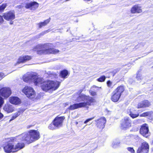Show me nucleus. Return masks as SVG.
<instances>
[{
    "label": "nucleus",
    "mask_w": 153,
    "mask_h": 153,
    "mask_svg": "<svg viewBox=\"0 0 153 153\" xmlns=\"http://www.w3.org/2000/svg\"><path fill=\"white\" fill-rule=\"evenodd\" d=\"M15 141V138H12L5 143L3 149L6 153H10L11 152H15L14 145V143Z\"/></svg>",
    "instance_id": "nucleus-7"
},
{
    "label": "nucleus",
    "mask_w": 153,
    "mask_h": 153,
    "mask_svg": "<svg viewBox=\"0 0 153 153\" xmlns=\"http://www.w3.org/2000/svg\"><path fill=\"white\" fill-rule=\"evenodd\" d=\"M33 126L32 125H28L27 126V128L28 129L29 128Z\"/></svg>",
    "instance_id": "nucleus-37"
},
{
    "label": "nucleus",
    "mask_w": 153,
    "mask_h": 153,
    "mask_svg": "<svg viewBox=\"0 0 153 153\" xmlns=\"http://www.w3.org/2000/svg\"><path fill=\"white\" fill-rule=\"evenodd\" d=\"M127 150L130 152L131 153H135V151L133 148L131 147H128L127 148Z\"/></svg>",
    "instance_id": "nucleus-32"
},
{
    "label": "nucleus",
    "mask_w": 153,
    "mask_h": 153,
    "mask_svg": "<svg viewBox=\"0 0 153 153\" xmlns=\"http://www.w3.org/2000/svg\"><path fill=\"white\" fill-rule=\"evenodd\" d=\"M105 76L104 75H103L98 78L97 80L99 82H102L105 81Z\"/></svg>",
    "instance_id": "nucleus-29"
},
{
    "label": "nucleus",
    "mask_w": 153,
    "mask_h": 153,
    "mask_svg": "<svg viewBox=\"0 0 153 153\" xmlns=\"http://www.w3.org/2000/svg\"><path fill=\"white\" fill-rule=\"evenodd\" d=\"M11 94V90L9 88L3 87L0 89V97L3 100L8 98Z\"/></svg>",
    "instance_id": "nucleus-12"
},
{
    "label": "nucleus",
    "mask_w": 153,
    "mask_h": 153,
    "mask_svg": "<svg viewBox=\"0 0 153 153\" xmlns=\"http://www.w3.org/2000/svg\"><path fill=\"white\" fill-rule=\"evenodd\" d=\"M131 126V121L128 117H125L121 120L120 127L123 130H126L130 127Z\"/></svg>",
    "instance_id": "nucleus-10"
},
{
    "label": "nucleus",
    "mask_w": 153,
    "mask_h": 153,
    "mask_svg": "<svg viewBox=\"0 0 153 153\" xmlns=\"http://www.w3.org/2000/svg\"><path fill=\"white\" fill-rule=\"evenodd\" d=\"M4 75L3 73L2 72H0V80L3 78Z\"/></svg>",
    "instance_id": "nucleus-36"
},
{
    "label": "nucleus",
    "mask_w": 153,
    "mask_h": 153,
    "mask_svg": "<svg viewBox=\"0 0 153 153\" xmlns=\"http://www.w3.org/2000/svg\"><path fill=\"white\" fill-rule=\"evenodd\" d=\"M139 133L143 137L146 138L149 136V127L148 124L144 123L141 126Z\"/></svg>",
    "instance_id": "nucleus-14"
},
{
    "label": "nucleus",
    "mask_w": 153,
    "mask_h": 153,
    "mask_svg": "<svg viewBox=\"0 0 153 153\" xmlns=\"http://www.w3.org/2000/svg\"><path fill=\"white\" fill-rule=\"evenodd\" d=\"M32 59V56H30L25 55L20 56L18 59L16 64L25 63L31 60Z\"/></svg>",
    "instance_id": "nucleus-17"
},
{
    "label": "nucleus",
    "mask_w": 153,
    "mask_h": 153,
    "mask_svg": "<svg viewBox=\"0 0 153 153\" xmlns=\"http://www.w3.org/2000/svg\"><path fill=\"white\" fill-rule=\"evenodd\" d=\"M51 20L50 18L49 19L45 20L43 22H41L38 24L39 27L41 28L43 26L46 25L50 22Z\"/></svg>",
    "instance_id": "nucleus-25"
},
{
    "label": "nucleus",
    "mask_w": 153,
    "mask_h": 153,
    "mask_svg": "<svg viewBox=\"0 0 153 153\" xmlns=\"http://www.w3.org/2000/svg\"><path fill=\"white\" fill-rule=\"evenodd\" d=\"M23 134V137L22 140H25L27 144L38 140L40 137L39 131L34 129L30 130L27 133Z\"/></svg>",
    "instance_id": "nucleus-4"
},
{
    "label": "nucleus",
    "mask_w": 153,
    "mask_h": 153,
    "mask_svg": "<svg viewBox=\"0 0 153 153\" xmlns=\"http://www.w3.org/2000/svg\"><path fill=\"white\" fill-rule=\"evenodd\" d=\"M82 97L85 100L86 102H82L79 103L74 104L70 105L68 108V109L70 110H73L78 108L83 107H88V106H90L91 103L95 102L94 99L89 96H87L85 95L82 96Z\"/></svg>",
    "instance_id": "nucleus-3"
},
{
    "label": "nucleus",
    "mask_w": 153,
    "mask_h": 153,
    "mask_svg": "<svg viewBox=\"0 0 153 153\" xmlns=\"http://www.w3.org/2000/svg\"><path fill=\"white\" fill-rule=\"evenodd\" d=\"M138 111V110L134 108H130L129 109L128 113L132 118L134 119L139 116V113Z\"/></svg>",
    "instance_id": "nucleus-20"
},
{
    "label": "nucleus",
    "mask_w": 153,
    "mask_h": 153,
    "mask_svg": "<svg viewBox=\"0 0 153 153\" xmlns=\"http://www.w3.org/2000/svg\"><path fill=\"white\" fill-rule=\"evenodd\" d=\"M23 137V135L22 134L21 136L15 138V141L18 142L17 144L14 146V149L15 152H16L22 149L25 146V143L27 144L26 142L24 140H22Z\"/></svg>",
    "instance_id": "nucleus-8"
},
{
    "label": "nucleus",
    "mask_w": 153,
    "mask_h": 153,
    "mask_svg": "<svg viewBox=\"0 0 153 153\" xmlns=\"http://www.w3.org/2000/svg\"><path fill=\"white\" fill-rule=\"evenodd\" d=\"M22 92L28 98L33 97L36 94L35 91L32 87L27 86L24 88Z\"/></svg>",
    "instance_id": "nucleus-11"
},
{
    "label": "nucleus",
    "mask_w": 153,
    "mask_h": 153,
    "mask_svg": "<svg viewBox=\"0 0 153 153\" xmlns=\"http://www.w3.org/2000/svg\"><path fill=\"white\" fill-rule=\"evenodd\" d=\"M25 111V109H20L18 111L15 113L14 115L12 117L10 121H11L13 120L16 118L18 116L20 115L21 114L23 113Z\"/></svg>",
    "instance_id": "nucleus-23"
},
{
    "label": "nucleus",
    "mask_w": 153,
    "mask_h": 153,
    "mask_svg": "<svg viewBox=\"0 0 153 153\" xmlns=\"http://www.w3.org/2000/svg\"><path fill=\"white\" fill-rule=\"evenodd\" d=\"M39 4L36 1H31L25 3V8L30 10H35L39 7Z\"/></svg>",
    "instance_id": "nucleus-15"
},
{
    "label": "nucleus",
    "mask_w": 153,
    "mask_h": 153,
    "mask_svg": "<svg viewBox=\"0 0 153 153\" xmlns=\"http://www.w3.org/2000/svg\"><path fill=\"white\" fill-rule=\"evenodd\" d=\"M152 111H146L140 114H139L140 117H146L150 116L152 113Z\"/></svg>",
    "instance_id": "nucleus-27"
},
{
    "label": "nucleus",
    "mask_w": 153,
    "mask_h": 153,
    "mask_svg": "<svg viewBox=\"0 0 153 153\" xmlns=\"http://www.w3.org/2000/svg\"><path fill=\"white\" fill-rule=\"evenodd\" d=\"M120 68H117L116 69H114L112 71L109 72V73L111 74L112 76H114L116 74L119 72L120 71Z\"/></svg>",
    "instance_id": "nucleus-28"
},
{
    "label": "nucleus",
    "mask_w": 153,
    "mask_h": 153,
    "mask_svg": "<svg viewBox=\"0 0 153 153\" xmlns=\"http://www.w3.org/2000/svg\"><path fill=\"white\" fill-rule=\"evenodd\" d=\"M65 119L64 116H56L49 125L48 128L51 130H54L56 128H58L62 127Z\"/></svg>",
    "instance_id": "nucleus-6"
},
{
    "label": "nucleus",
    "mask_w": 153,
    "mask_h": 153,
    "mask_svg": "<svg viewBox=\"0 0 153 153\" xmlns=\"http://www.w3.org/2000/svg\"><path fill=\"white\" fill-rule=\"evenodd\" d=\"M141 71V70L140 69L137 71L136 74V78L138 80H141L143 79L142 76Z\"/></svg>",
    "instance_id": "nucleus-26"
},
{
    "label": "nucleus",
    "mask_w": 153,
    "mask_h": 153,
    "mask_svg": "<svg viewBox=\"0 0 153 153\" xmlns=\"http://www.w3.org/2000/svg\"><path fill=\"white\" fill-rule=\"evenodd\" d=\"M7 6L6 4H2L0 5V13L2 12Z\"/></svg>",
    "instance_id": "nucleus-30"
},
{
    "label": "nucleus",
    "mask_w": 153,
    "mask_h": 153,
    "mask_svg": "<svg viewBox=\"0 0 153 153\" xmlns=\"http://www.w3.org/2000/svg\"><path fill=\"white\" fill-rule=\"evenodd\" d=\"M2 17L6 20L9 21L14 19H15V16L14 13L11 11H9L4 13Z\"/></svg>",
    "instance_id": "nucleus-18"
},
{
    "label": "nucleus",
    "mask_w": 153,
    "mask_h": 153,
    "mask_svg": "<svg viewBox=\"0 0 153 153\" xmlns=\"http://www.w3.org/2000/svg\"><path fill=\"white\" fill-rule=\"evenodd\" d=\"M50 43H46L43 44H39L36 45L34 48V51L36 52L37 54H56L58 53L60 51L53 48H50Z\"/></svg>",
    "instance_id": "nucleus-2"
},
{
    "label": "nucleus",
    "mask_w": 153,
    "mask_h": 153,
    "mask_svg": "<svg viewBox=\"0 0 153 153\" xmlns=\"http://www.w3.org/2000/svg\"><path fill=\"white\" fill-rule=\"evenodd\" d=\"M69 74V73L67 70L64 69L60 72L59 76L61 78L64 79L67 78Z\"/></svg>",
    "instance_id": "nucleus-22"
},
{
    "label": "nucleus",
    "mask_w": 153,
    "mask_h": 153,
    "mask_svg": "<svg viewBox=\"0 0 153 153\" xmlns=\"http://www.w3.org/2000/svg\"><path fill=\"white\" fill-rule=\"evenodd\" d=\"M4 110L8 113L12 112L14 111L12 106L8 104L5 105L4 107Z\"/></svg>",
    "instance_id": "nucleus-24"
},
{
    "label": "nucleus",
    "mask_w": 153,
    "mask_h": 153,
    "mask_svg": "<svg viewBox=\"0 0 153 153\" xmlns=\"http://www.w3.org/2000/svg\"><path fill=\"white\" fill-rule=\"evenodd\" d=\"M90 95L92 96H95L97 95L95 91H89Z\"/></svg>",
    "instance_id": "nucleus-34"
},
{
    "label": "nucleus",
    "mask_w": 153,
    "mask_h": 153,
    "mask_svg": "<svg viewBox=\"0 0 153 153\" xmlns=\"http://www.w3.org/2000/svg\"><path fill=\"white\" fill-rule=\"evenodd\" d=\"M95 118V117H93L90 118H89L87 120H86L84 122V123L86 124L88 122H89V121L91 120H93Z\"/></svg>",
    "instance_id": "nucleus-33"
},
{
    "label": "nucleus",
    "mask_w": 153,
    "mask_h": 153,
    "mask_svg": "<svg viewBox=\"0 0 153 153\" xmlns=\"http://www.w3.org/2000/svg\"><path fill=\"white\" fill-rule=\"evenodd\" d=\"M96 126L99 130L102 131L105 127L106 122V118L104 117H100L95 120Z\"/></svg>",
    "instance_id": "nucleus-13"
},
{
    "label": "nucleus",
    "mask_w": 153,
    "mask_h": 153,
    "mask_svg": "<svg viewBox=\"0 0 153 153\" xmlns=\"http://www.w3.org/2000/svg\"><path fill=\"white\" fill-rule=\"evenodd\" d=\"M9 101L11 103L15 105H18L21 103L20 99L17 97L12 96L9 98Z\"/></svg>",
    "instance_id": "nucleus-21"
},
{
    "label": "nucleus",
    "mask_w": 153,
    "mask_h": 153,
    "mask_svg": "<svg viewBox=\"0 0 153 153\" xmlns=\"http://www.w3.org/2000/svg\"><path fill=\"white\" fill-rule=\"evenodd\" d=\"M130 12L132 14L140 13L142 12V7L138 4L133 5L131 8Z\"/></svg>",
    "instance_id": "nucleus-19"
},
{
    "label": "nucleus",
    "mask_w": 153,
    "mask_h": 153,
    "mask_svg": "<svg viewBox=\"0 0 153 153\" xmlns=\"http://www.w3.org/2000/svg\"><path fill=\"white\" fill-rule=\"evenodd\" d=\"M106 84L107 86L109 88H113L112 87V82L110 80H108L107 81Z\"/></svg>",
    "instance_id": "nucleus-31"
},
{
    "label": "nucleus",
    "mask_w": 153,
    "mask_h": 153,
    "mask_svg": "<svg viewBox=\"0 0 153 153\" xmlns=\"http://www.w3.org/2000/svg\"><path fill=\"white\" fill-rule=\"evenodd\" d=\"M151 150L152 152H153V147L151 149Z\"/></svg>",
    "instance_id": "nucleus-38"
},
{
    "label": "nucleus",
    "mask_w": 153,
    "mask_h": 153,
    "mask_svg": "<svg viewBox=\"0 0 153 153\" xmlns=\"http://www.w3.org/2000/svg\"><path fill=\"white\" fill-rule=\"evenodd\" d=\"M152 67H153V66H152Z\"/></svg>",
    "instance_id": "nucleus-40"
},
{
    "label": "nucleus",
    "mask_w": 153,
    "mask_h": 153,
    "mask_svg": "<svg viewBox=\"0 0 153 153\" xmlns=\"http://www.w3.org/2000/svg\"><path fill=\"white\" fill-rule=\"evenodd\" d=\"M152 144H153V142H152Z\"/></svg>",
    "instance_id": "nucleus-39"
},
{
    "label": "nucleus",
    "mask_w": 153,
    "mask_h": 153,
    "mask_svg": "<svg viewBox=\"0 0 153 153\" xmlns=\"http://www.w3.org/2000/svg\"><path fill=\"white\" fill-rule=\"evenodd\" d=\"M149 146L148 143L144 141L142 143L137 150V153H149Z\"/></svg>",
    "instance_id": "nucleus-9"
},
{
    "label": "nucleus",
    "mask_w": 153,
    "mask_h": 153,
    "mask_svg": "<svg viewBox=\"0 0 153 153\" xmlns=\"http://www.w3.org/2000/svg\"><path fill=\"white\" fill-rule=\"evenodd\" d=\"M125 90L123 85L118 86L111 93L110 98L111 101L114 102H118Z\"/></svg>",
    "instance_id": "nucleus-5"
},
{
    "label": "nucleus",
    "mask_w": 153,
    "mask_h": 153,
    "mask_svg": "<svg viewBox=\"0 0 153 153\" xmlns=\"http://www.w3.org/2000/svg\"><path fill=\"white\" fill-rule=\"evenodd\" d=\"M4 20L2 16L0 15V25L2 24L4 22Z\"/></svg>",
    "instance_id": "nucleus-35"
},
{
    "label": "nucleus",
    "mask_w": 153,
    "mask_h": 153,
    "mask_svg": "<svg viewBox=\"0 0 153 153\" xmlns=\"http://www.w3.org/2000/svg\"><path fill=\"white\" fill-rule=\"evenodd\" d=\"M151 102L147 100H144L138 103L137 104V108L139 109L144 108H148L151 105Z\"/></svg>",
    "instance_id": "nucleus-16"
},
{
    "label": "nucleus",
    "mask_w": 153,
    "mask_h": 153,
    "mask_svg": "<svg viewBox=\"0 0 153 153\" xmlns=\"http://www.w3.org/2000/svg\"><path fill=\"white\" fill-rule=\"evenodd\" d=\"M22 78L25 82H27L32 81L36 85H40L42 89L46 92L56 91L59 88L61 83L56 80H45L42 78L39 77L37 75L31 73L25 75Z\"/></svg>",
    "instance_id": "nucleus-1"
}]
</instances>
